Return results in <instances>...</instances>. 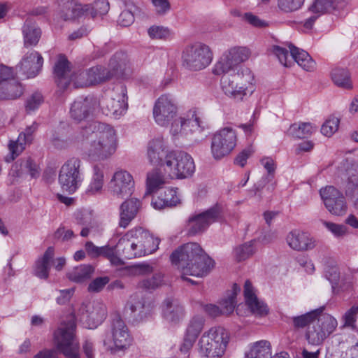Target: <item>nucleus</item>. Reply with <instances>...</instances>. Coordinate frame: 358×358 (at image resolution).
Masks as SVG:
<instances>
[{"label":"nucleus","instance_id":"69168bd1","mask_svg":"<svg viewBox=\"0 0 358 358\" xmlns=\"http://www.w3.org/2000/svg\"><path fill=\"white\" fill-rule=\"evenodd\" d=\"M44 101L43 96L41 92H36L27 97L25 108L28 113L37 110Z\"/></svg>","mask_w":358,"mask_h":358},{"label":"nucleus","instance_id":"412c9836","mask_svg":"<svg viewBox=\"0 0 358 358\" xmlns=\"http://www.w3.org/2000/svg\"><path fill=\"white\" fill-rule=\"evenodd\" d=\"M321 198L328 211L336 216H342L348 210L343 194L333 186H327L320 191Z\"/></svg>","mask_w":358,"mask_h":358},{"label":"nucleus","instance_id":"f8f14e48","mask_svg":"<svg viewBox=\"0 0 358 358\" xmlns=\"http://www.w3.org/2000/svg\"><path fill=\"white\" fill-rule=\"evenodd\" d=\"M238 143L237 131L231 126H226L216 131L212 137L210 151L216 160L229 155Z\"/></svg>","mask_w":358,"mask_h":358},{"label":"nucleus","instance_id":"0e129e2a","mask_svg":"<svg viewBox=\"0 0 358 358\" xmlns=\"http://www.w3.org/2000/svg\"><path fill=\"white\" fill-rule=\"evenodd\" d=\"M164 275L160 273L155 274L152 278L143 279L138 282V287L140 288L145 289H155L161 285H163L164 282Z\"/></svg>","mask_w":358,"mask_h":358},{"label":"nucleus","instance_id":"e2e57ef3","mask_svg":"<svg viewBox=\"0 0 358 358\" xmlns=\"http://www.w3.org/2000/svg\"><path fill=\"white\" fill-rule=\"evenodd\" d=\"M150 3L152 10L157 16L164 17L171 10L169 0H150Z\"/></svg>","mask_w":358,"mask_h":358},{"label":"nucleus","instance_id":"a18cd8bd","mask_svg":"<svg viewBox=\"0 0 358 358\" xmlns=\"http://www.w3.org/2000/svg\"><path fill=\"white\" fill-rule=\"evenodd\" d=\"M271 356V343L266 340H261L252 343L245 353L246 358H269Z\"/></svg>","mask_w":358,"mask_h":358},{"label":"nucleus","instance_id":"8fccbe9b","mask_svg":"<svg viewBox=\"0 0 358 358\" xmlns=\"http://www.w3.org/2000/svg\"><path fill=\"white\" fill-rule=\"evenodd\" d=\"M94 271V268L91 265L81 264L71 270L68 273V278L72 282L80 283L90 278Z\"/></svg>","mask_w":358,"mask_h":358},{"label":"nucleus","instance_id":"0eeeda50","mask_svg":"<svg viewBox=\"0 0 358 358\" xmlns=\"http://www.w3.org/2000/svg\"><path fill=\"white\" fill-rule=\"evenodd\" d=\"M76 316L62 321L53 334L57 350L66 358H80L79 343L76 336Z\"/></svg>","mask_w":358,"mask_h":358},{"label":"nucleus","instance_id":"13d9d810","mask_svg":"<svg viewBox=\"0 0 358 358\" xmlns=\"http://www.w3.org/2000/svg\"><path fill=\"white\" fill-rule=\"evenodd\" d=\"M339 124V118L336 116H330L322 124L320 131L324 136L331 137L338 131Z\"/></svg>","mask_w":358,"mask_h":358},{"label":"nucleus","instance_id":"ea45409f","mask_svg":"<svg viewBox=\"0 0 358 358\" xmlns=\"http://www.w3.org/2000/svg\"><path fill=\"white\" fill-rule=\"evenodd\" d=\"M54 74L57 85L61 88L65 89L70 85L69 63L64 56H59L55 65Z\"/></svg>","mask_w":358,"mask_h":358},{"label":"nucleus","instance_id":"6e6d98bb","mask_svg":"<svg viewBox=\"0 0 358 358\" xmlns=\"http://www.w3.org/2000/svg\"><path fill=\"white\" fill-rule=\"evenodd\" d=\"M88 8L86 17L94 18L106 15L109 10V3L106 0H97L93 5H85Z\"/></svg>","mask_w":358,"mask_h":358},{"label":"nucleus","instance_id":"1a4fd4ad","mask_svg":"<svg viewBox=\"0 0 358 358\" xmlns=\"http://www.w3.org/2000/svg\"><path fill=\"white\" fill-rule=\"evenodd\" d=\"M170 134L176 138L187 137L193 133H201L208 129V124L202 112L197 108H192L178 118L170 122Z\"/></svg>","mask_w":358,"mask_h":358},{"label":"nucleus","instance_id":"3c124183","mask_svg":"<svg viewBox=\"0 0 358 358\" xmlns=\"http://www.w3.org/2000/svg\"><path fill=\"white\" fill-rule=\"evenodd\" d=\"M324 310L323 307L311 310L305 314L295 316L292 318L293 325L295 328H304L316 320L321 315Z\"/></svg>","mask_w":358,"mask_h":358},{"label":"nucleus","instance_id":"5fc2aeb1","mask_svg":"<svg viewBox=\"0 0 358 358\" xmlns=\"http://www.w3.org/2000/svg\"><path fill=\"white\" fill-rule=\"evenodd\" d=\"M255 252L254 243L250 241L234 248L233 250V257L236 261L242 262L250 258Z\"/></svg>","mask_w":358,"mask_h":358},{"label":"nucleus","instance_id":"423d86ee","mask_svg":"<svg viewBox=\"0 0 358 358\" xmlns=\"http://www.w3.org/2000/svg\"><path fill=\"white\" fill-rule=\"evenodd\" d=\"M87 71L90 83L94 85L105 82L115 75L127 78L131 75L133 67L127 55L120 52L115 54L110 59L108 68L96 66L87 69Z\"/></svg>","mask_w":358,"mask_h":358},{"label":"nucleus","instance_id":"338daca9","mask_svg":"<svg viewBox=\"0 0 358 358\" xmlns=\"http://www.w3.org/2000/svg\"><path fill=\"white\" fill-rule=\"evenodd\" d=\"M304 0H277L278 8L284 13H291L299 10Z\"/></svg>","mask_w":358,"mask_h":358},{"label":"nucleus","instance_id":"680f3d73","mask_svg":"<svg viewBox=\"0 0 358 358\" xmlns=\"http://www.w3.org/2000/svg\"><path fill=\"white\" fill-rule=\"evenodd\" d=\"M324 227L331 233V234L337 238H342L348 234V230L345 225L336 224L325 220L321 221Z\"/></svg>","mask_w":358,"mask_h":358},{"label":"nucleus","instance_id":"c9c22d12","mask_svg":"<svg viewBox=\"0 0 358 358\" xmlns=\"http://www.w3.org/2000/svg\"><path fill=\"white\" fill-rule=\"evenodd\" d=\"M104 185L103 166L94 164L92 166L90 181L86 189V194L90 196L101 194Z\"/></svg>","mask_w":358,"mask_h":358},{"label":"nucleus","instance_id":"49530a36","mask_svg":"<svg viewBox=\"0 0 358 358\" xmlns=\"http://www.w3.org/2000/svg\"><path fill=\"white\" fill-rule=\"evenodd\" d=\"M317 127L311 122H296L292 124L287 132L289 135L303 138L308 137L317 131Z\"/></svg>","mask_w":358,"mask_h":358},{"label":"nucleus","instance_id":"37998d69","mask_svg":"<svg viewBox=\"0 0 358 358\" xmlns=\"http://www.w3.org/2000/svg\"><path fill=\"white\" fill-rule=\"evenodd\" d=\"M78 223L85 225L80 231L83 237L87 236L91 232L95 231L97 224L94 218L92 211L89 210H78L75 214Z\"/></svg>","mask_w":358,"mask_h":358},{"label":"nucleus","instance_id":"7ed1b4c3","mask_svg":"<svg viewBox=\"0 0 358 358\" xmlns=\"http://www.w3.org/2000/svg\"><path fill=\"white\" fill-rule=\"evenodd\" d=\"M111 239L113 255L120 260L118 263H112L115 266L124 264L123 259H131L155 252L160 242L158 237L141 227H134L120 237L117 236Z\"/></svg>","mask_w":358,"mask_h":358},{"label":"nucleus","instance_id":"b1692460","mask_svg":"<svg viewBox=\"0 0 358 358\" xmlns=\"http://www.w3.org/2000/svg\"><path fill=\"white\" fill-rule=\"evenodd\" d=\"M169 152L165 138L162 136H158L148 143L145 157L150 165H159L162 169V162L166 155Z\"/></svg>","mask_w":358,"mask_h":358},{"label":"nucleus","instance_id":"de8ad7c7","mask_svg":"<svg viewBox=\"0 0 358 358\" xmlns=\"http://www.w3.org/2000/svg\"><path fill=\"white\" fill-rule=\"evenodd\" d=\"M165 174L163 176L158 169L148 172L146 179V194H152L162 188L166 183Z\"/></svg>","mask_w":358,"mask_h":358},{"label":"nucleus","instance_id":"c756f323","mask_svg":"<svg viewBox=\"0 0 358 358\" xmlns=\"http://www.w3.org/2000/svg\"><path fill=\"white\" fill-rule=\"evenodd\" d=\"M58 15L64 20L86 17L88 8L74 0H59Z\"/></svg>","mask_w":358,"mask_h":358},{"label":"nucleus","instance_id":"052dcab7","mask_svg":"<svg viewBox=\"0 0 358 358\" xmlns=\"http://www.w3.org/2000/svg\"><path fill=\"white\" fill-rule=\"evenodd\" d=\"M148 34L152 39H167L172 35V31L167 27L153 25L148 29Z\"/></svg>","mask_w":358,"mask_h":358},{"label":"nucleus","instance_id":"dca6fc26","mask_svg":"<svg viewBox=\"0 0 358 358\" xmlns=\"http://www.w3.org/2000/svg\"><path fill=\"white\" fill-rule=\"evenodd\" d=\"M178 104L170 94H162L156 99L152 108V117L159 127H167L177 117Z\"/></svg>","mask_w":358,"mask_h":358},{"label":"nucleus","instance_id":"aec40b11","mask_svg":"<svg viewBox=\"0 0 358 358\" xmlns=\"http://www.w3.org/2000/svg\"><path fill=\"white\" fill-rule=\"evenodd\" d=\"M134 185V178L129 171L117 169L108 183V189L113 196L124 199L132 194Z\"/></svg>","mask_w":358,"mask_h":358},{"label":"nucleus","instance_id":"774afa93","mask_svg":"<svg viewBox=\"0 0 358 358\" xmlns=\"http://www.w3.org/2000/svg\"><path fill=\"white\" fill-rule=\"evenodd\" d=\"M358 315V303L354 304L342 316L344 327L354 328Z\"/></svg>","mask_w":358,"mask_h":358},{"label":"nucleus","instance_id":"7c9ffc66","mask_svg":"<svg viewBox=\"0 0 358 358\" xmlns=\"http://www.w3.org/2000/svg\"><path fill=\"white\" fill-rule=\"evenodd\" d=\"M96 105V101L92 97L78 99L71 106V117L75 121L81 122L93 113Z\"/></svg>","mask_w":358,"mask_h":358},{"label":"nucleus","instance_id":"72a5a7b5","mask_svg":"<svg viewBox=\"0 0 358 358\" xmlns=\"http://www.w3.org/2000/svg\"><path fill=\"white\" fill-rule=\"evenodd\" d=\"M181 202V196L177 188L168 187L160 193V196L152 199L151 205L156 210L176 206Z\"/></svg>","mask_w":358,"mask_h":358},{"label":"nucleus","instance_id":"f257e3e1","mask_svg":"<svg viewBox=\"0 0 358 358\" xmlns=\"http://www.w3.org/2000/svg\"><path fill=\"white\" fill-rule=\"evenodd\" d=\"M250 56L249 48L232 47L222 54L213 67L214 75H223L220 80V87L223 93L230 99L243 101L256 90L254 73L249 68L240 66Z\"/></svg>","mask_w":358,"mask_h":358},{"label":"nucleus","instance_id":"6ab92c4d","mask_svg":"<svg viewBox=\"0 0 358 358\" xmlns=\"http://www.w3.org/2000/svg\"><path fill=\"white\" fill-rule=\"evenodd\" d=\"M106 316V306L100 301L83 303L79 308L77 317L88 329H95Z\"/></svg>","mask_w":358,"mask_h":358},{"label":"nucleus","instance_id":"cd10ccee","mask_svg":"<svg viewBox=\"0 0 358 358\" xmlns=\"http://www.w3.org/2000/svg\"><path fill=\"white\" fill-rule=\"evenodd\" d=\"M245 302L250 312L256 316L263 317L269 312L267 304L256 294V291L249 280L244 285Z\"/></svg>","mask_w":358,"mask_h":358},{"label":"nucleus","instance_id":"79ce46f5","mask_svg":"<svg viewBox=\"0 0 358 358\" xmlns=\"http://www.w3.org/2000/svg\"><path fill=\"white\" fill-rule=\"evenodd\" d=\"M25 47L36 45L41 38V31L31 19H27L22 27Z\"/></svg>","mask_w":358,"mask_h":358},{"label":"nucleus","instance_id":"09e8293b","mask_svg":"<svg viewBox=\"0 0 358 358\" xmlns=\"http://www.w3.org/2000/svg\"><path fill=\"white\" fill-rule=\"evenodd\" d=\"M355 283L356 279L353 271L350 269L343 270L341 280L338 285H337V287L333 290V293L335 294H338L341 292L351 293L354 290Z\"/></svg>","mask_w":358,"mask_h":358},{"label":"nucleus","instance_id":"c85d7f7f","mask_svg":"<svg viewBox=\"0 0 358 358\" xmlns=\"http://www.w3.org/2000/svg\"><path fill=\"white\" fill-rule=\"evenodd\" d=\"M37 125L34 123L28 127L24 132L19 134L16 141H10L8 145V149L10 155L5 158L6 162H11L25 149L27 144L32 140V134L36 131Z\"/></svg>","mask_w":358,"mask_h":358},{"label":"nucleus","instance_id":"f3484780","mask_svg":"<svg viewBox=\"0 0 358 358\" xmlns=\"http://www.w3.org/2000/svg\"><path fill=\"white\" fill-rule=\"evenodd\" d=\"M131 344V338L124 321L116 316L112 321L111 329L108 334L105 345L113 352L123 351Z\"/></svg>","mask_w":358,"mask_h":358},{"label":"nucleus","instance_id":"a878e982","mask_svg":"<svg viewBox=\"0 0 358 358\" xmlns=\"http://www.w3.org/2000/svg\"><path fill=\"white\" fill-rule=\"evenodd\" d=\"M43 64V59L41 55L33 50L23 56L16 69L27 78H34L39 73Z\"/></svg>","mask_w":358,"mask_h":358},{"label":"nucleus","instance_id":"f03ea898","mask_svg":"<svg viewBox=\"0 0 358 358\" xmlns=\"http://www.w3.org/2000/svg\"><path fill=\"white\" fill-rule=\"evenodd\" d=\"M78 138L85 141L84 154L94 161L109 159L115 153L118 146L115 129L99 122H88L80 129Z\"/></svg>","mask_w":358,"mask_h":358},{"label":"nucleus","instance_id":"2f4dec72","mask_svg":"<svg viewBox=\"0 0 358 358\" xmlns=\"http://www.w3.org/2000/svg\"><path fill=\"white\" fill-rule=\"evenodd\" d=\"M358 357V343L352 337L340 342L338 348H328L326 358H356Z\"/></svg>","mask_w":358,"mask_h":358},{"label":"nucleus","instance_id":"a211bd4d","mask_svg":"<svg viewBox=\"0 0 358 358\" xmlns=\"http://www.w3.org/2000/svg\"><path fill=\"white\" fill-rule=\"evenodd\" d=\"M317 322L308 326L305 337L309 344L318 345L321 344L331 334H332L338 322L336 318L329 314L320 315Z\"/></svg>","mask_w":358,"mask_h":358},{"label":"nucleus","instance_id":"20e7f679","mask_svg":"<svg viewBox=\"0 0 358 358\" xmlns=\"http://www.w3.org/2000/svg\"><path fill=\"white\" fill-rule=\"evenodd\" d=\"M171 264L181 278L191 283L187 275L203 277L214 267V261L203 252L196 243H187L176 249L170 256Z\"/></svg>","mask_w":358,"mask_h":358},{"label":"nucleus","instance_id":"393cba45","mask_svg":"<svg viewBox=\"0 0 358 358\" xmlns=\"http://www.w3.org/2000/svg\"><path fill=\"white\" fill-rule=\"evenodd\" d=\"M162 317L164 322L170 326L179 324L185 315V308L180 303L173 299H166L161 306Z\"/></svg>","mask_w":358,"mask_h":358},{"label":"nucleus","instance_id":"ddd939ff","mask_svg":"<svg viewBox=\"0 0 358 358\" xmlns=\"http://www.w3.org/2000/svg\"><path fill=\"white\" fill-rule=\"evenodd\" d=\"M273 53L284 66L289 67L294 62H296L304 71H312L315 69L316 64L310 55L306 51L299 49L292 44L288 45V49L275 46Z\"/></svg>","mask_w":358,"mask_h":358},{"label":"nucleus","instance_id":"a19ab883","mask_svg":"<svg viewBox=\"0 0 358 358\" xmlns=\"http://www.w3.org/2000/svg\"><path fill=\"white\" fill-rule=\"evenodd\" d=\"M3 79L0 81V99L12 100L22 96L24 89L17 80L6 81L5 78Z\"/></svg>","mask_w":358,"mask_h":358},{"label":"nucleus","instance_id":"4d7b16f0","mask_svg":"<svg viewBox=\"0 0 358 358\" xmlns=\"http://www.w3.org/2000/svg\"><path fill=\"white\" fill-rule=\"evenodd\" d=\"M341 269L338 265H329L324 271L325 278L331 283L332 291L337 287L342 276Z\"/></svg>","mask_w":358,"mask_h":358},{"label":"nucleus","instance_id":"c03bdc74","mask_svg":"<svg viewBox=\"0 0 358 358\" xmlns=\"http://www.w3.org/2000/svg\"><path fill=\"white\" fill-rule=\"evenodd\" d=\"M239 291V287L236 284H234L231 289L227 291L219 301V305L224 315H229L234 312L237 303L236 296Z\"/></svg>","mask_w":358,"mask_h":358},{"label":"nucleus","instance_id":"5701e85b","mask_svg":"<svg viewBox=\"0 0 358 358\" xmlns=\"http://www.w3.org/2000/svg\"><path fill=\"white\" fill-rule=\"evenodd\" d=\"M204 324L205 320L203 316L196 315L190 318L185 329L183 341L180 347L181 352L187 354L189 352L202 331Z\"/></svg>","mask_w":358,"mask_h":358},{"label":"nucleus","instance_id":"bb28decb","mask_svg":"<svg viewBox=\"0 0 358 358\" xmlns=\"http://www.w3.org/2000/svg\"><path fill=\"white\" fill-rule=\"evenodd\" d=\"M288 246L296 251H308L316 247L317 241L309 233L294 229L286 236Z\"/></svg>","mask_w":358,"mask_h":358},{"label":"nucleus","instance_id":"473e14b6","mask_svg":"<svg viewBox=\"0 0 358 358\" xmlns=\"http://www.w3.org/2000/svg\"><path fill=\"white\" fill-rule=\"evenodd\" d=\"M338 0H315L308 8L310 15L305 20L303 26L306 29H310L315 20L325 12L334 9Z\"/></svg>","mask_w":358,"mask_h":358},{"label":"nucleus","instance_id":"58836bf2","mask_svg":"<svg viewBox=\"0 0 358 358\" xmlns=\"http://www.w3.org/2000/svg\"><path fill=\"white\" fill-rule=\"evenodd\" d=\"M85 250L88 255L92 258L103 257L108 259L111 264L120 262L119 259L113 255V239L110 240L108 244L102 247L96 246L91 241L87 242L85 244Z\"/></svg>","mask_w":358,"mask_h":358},{"label":"nucleus","instance_id":"39448f33","mask_svg":"<svg viewBox=\"0 0 358 358\" xmlns=\"http://www.w3.org/2000/svg\"><path fill=\"white\" fill-rule=\"evenodd\" d=\"M230 341V334L224 327H212L200 337L197 346L202 358H222Z\"/></svg>","mask_w":358,"mask_h":358},{"label":"nucleus","instance_id":"864d4df0","mask_svg":"<svg viewBox=\"0 0 358 358\" xmlns=\"http://www.w3.org/2000/svg\"><path fill=\"white\" fill-rule=\"evenodd\" d=\"M260 162L267 171V174L262 177L261 182L263 186L271 183V189H273L275 185V182L274 181V174L276 169L275 163L273 159L269 157L262 158Z\"/></svg>","mask_w":358,"mask_h":358},{"label":"nucleus","instance_id":"9d476101","mask_svg":"<svg viewBox=\"0 0 358 358\" xmlns=\"http://www.w3.org/2000/svg\"><path fill=\"white\" fill-rule=\"evenodd\" d=\"M213 59L211 48L206 44L195 42L187 45L182 52V65L191 71H201L208 66Z\"/></svg>","mask_w":358,"mask_h":358},{"label":"nucleus","instance_id":"f704fd0d","mask_svg":"<svg viewBox=\"0 0 358 358\" xmlns=\"http://www.w3.org/2000/svg\"><path fill=\"white\" fill-rule=\"evenodd\" d=\"M141 208V201L134 198L124 201L120 208V227L126 228L136 216Z\"/></svg>","mask_w":358,"mask_h":358},{"label":"nucleus","instance_id":"4468645a","mask_svg":"<svg viewBox=\"0 0 358 358\" xmlns=\"http://www.w3.org/2000/svg\"><path fill=\"white\" fill-rule=\"evenodd\" d=\"M336 175L343 181V187L348 200L358 209V166L346 159L337 167Z\"/></svg>","mask_w":358,"mask_h":358},{"label":"nucleus","instance_id":"4c0bfd02","mask_svg":"<svg viewBox=\"0 0 358 358\" xmlns=\"http://www.w3.org/2000/svg\"><path fill=\"white\" fill-rule=\"evenodd\" d=\"M54 256V248L49 247L44 254L36 261L34 266V274L41 279L48 278Z\"/></svg>","mask_w":358,"mask_h":358},{"label":"nucleus","instance_id":"bf43d9fd","mask_svg":"<svg viewBox=\"0 0 358 358\" xmlns=\"http://www.w3.org/2000/svg\"><path fill=\"white\" fill-rule=\"evenodd\" d=\"M69 80L70 84H72L74 87H84L92 85L87 70L73 73L70 76Z\"/></svg>","mask_w":358,"mask_h":358},{"label":"nucleus","instance_id":"e433bc0d","mask_svg":"<svg viewBox=\"0 0 358 358\" xmlns=\"http://www.w3.org/2000/svg\"><path fill=\"white\" fill-rule=\"evenodd\" d=\"M125 311L127 313H129L130 317L137 322L144 320L150 315V310L145 306L143 299H140L136 296L131 297L125 306Z\"/></svg>","mask_w":358,"mask_h":358},{"label":"nucleus","instance_id":"9b49d317","mask_svg":"<svg viewBox=\"0 0 358 358\" xmlns=\"http://www.w3.org/2000/svg\"><path fill=\"white\" fill-rule=\"evenodd\" d=\"M84 175L82 171V162L78 158H71L61 167L58 181L64 192L75 193L82 185Z\"/></svg>","mask_w":358,"mask_h":358},{"label":"nucleus","instance_id":"6e6552de","mask_svg":"<svg viewBox=\"0 0 358 358\" xmlns=\"http://www.w3.org/2000/svg\"><path fill=\"white\" fill-rule=\"evenodd\" d=\"M164 174L169 179H185L195 172V164L188 153L178 150H170L162 162Z\"/></svg>","mask_w":358,"mask_h":358},{"label":"nucleus","instance_id":"2eb2a0df","mask_svg":"<svg viewBox=\"0 0 358 358\" xmlns=\"http://www.w3.org/2000/svg\"><path fill=\"white\" fill-rule=\"evenodd\" d=\"M127 93L124 86H115L99 103L103 113L114 118L123 115L127 109Z\"/></svg>","mask_w":358,"mask_h":358},{"label":"nucleus","instance_id":"603ef678","mask_svg":"<svg viewBox=\"0 0 358 358\" xmlns=\"http://www.w3.org/2000/svg\"><path fill=\"white\" fill-rule=\"evenodd\" d=\"M332 80L337 86L350 90L352 88V82L350 74L347 69L336 68L331 73Z\"/></svg>","mask_w":358,"mask_h":358},{"label":"nucleus","instance_id":"4be33fe9","mask_svg":"<svg viewBox=\"0 0 358 358\" xmlns=\"http://www.w3.org/2000/svg\"><path fill=\"white\" fill-rule=\"evenodd\" d=\"M220 211L217 207L201 213L192 215L187 222L186 229L189 235L204 231L212 223L219 220Z\"/></svg>","mask_w":358,"mask_h":358}]
</instances>
